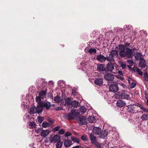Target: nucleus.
Segmentation results:
<instances>
[{
    "instance_id": "nucleus-12",
    "label": "nucleus",
    "mask_w": 148,
    "mask_h": 148,
    "mask_svg": "<svg viewBox=\"0 0 148 148\" xmlns=\"http://www.w3.org/2000/svg\"><path fill=\"white\" fill-rule=\"evenodd\" d=\"M101 131V129L100 128L96 127H94L92 130L93 134L97 135H99Z\"/></svg>"
},
{
    "instance_id": "nucleus-2",
    "label": "nucleus",
    "mask_w": 148,
    "mask_h": 148,
    "mask_svg": "<svg viewBox=\"0 0 148 148\" xmlns=\"http://www.w3.org/2000/svg\"><path fill=\"white\" fill-rule=\"evenodd\" d=\"M139 67L141 68L142 70L144 71V79L146 81H148V75L147 72V66L146 65V61L143 58V56L140 53H139Z\"/></svg>"
},
{
    "instance_id": "nucleus-4",
    "label": "nucleus",
    "mask_w": 148,
    "mask_h": 148,
    "mask_svg": "<svg viewBox=\"0 0 148 148\" xmlns=\"http://www.w3.org/2000/svg\"><path fill=\"white\" fill-rule=\"evenodd\" d=\"M79 114L78 112H75V110H72L71 112L68 114H66L65 116V119L69 120L73 119L75 116Z\"/></svg>"
},
{
    "instance_id": "nucleus-16",
    "label": "nucleus",
    "mask_w": 148,
    "mask_h": 148,
    "mask_svg": "<svg viewBox=\"0 0 148 148\" xmlns=\"http://www.w3.org/2000/svg\"><path fill=\"white\" fill-rule=\"evenodd\" d=\"M117 106L119 107H123L125 105V102L122 100H119L117 101L116 103Z\"/></svg>"
},
{
    "instance_id": "nucleus-52",
    "label": "nucleus",
    "mask_w": 148,
    "mask_h": 148,
    "mask_svg": "<svg viewBox=\"0 0 148 148\" xmlns=\"http://www.w3.org/2000/svg\"><path fill=\"white\" fill-rule=\"evenodd\" d=\"M125 45L127 47H129L130 46V43H127V42L125 43Z\"/></svg>"
},
{
    "instance_id": "nucleus-54",
    "label": "nucleus",
    "mask_w": 148,
    "mask_h": 148,
    "mask_svg": "<svg viewBox=\"0 0 148 148\" xmlns=\"http://www.w3.org/2000/svg\"><path fill=\"white\" fill-rule=\"evenodd\" d=\"M135 58L136 60H139V56L138 55V53L135 56Z\"/></svg>"
},
{
    "instance_id": "nucleus-33",
    "label": "nucleus",
    "mask_w": 148,
    "mask_h": 148,
    "mask_svg": "<svg viewBox=\"0 0 148 148\" xmlns=\"http://www.w3.org/2000/svg\"><path fill=\"white\" fill-rule=\"evenodd\" d=\"M80 112L84 113L86 111V109L84 106H81L79 108Z\"/></svg>"
},
{
    "instance_id": "nucleus-6",
    "label": "nucleus",
    "mask_w": 148,
    "mask_h": 148,
    "mask_svg": "<svg viewBox=\"0 0 148 148\" xmlns=\"http://www.w3.org/2000/svg\"><path fill=\"white\" fill-rule=\"evenodd\" d=\"M60 136L58 134L54 135L53 136L51 135L49 140L51 143L57 142L60 141Z\"/></svg>"
},
{
    "instance_id": "nucleus-44",
    "label": "nucleus",
    "mask_w": 148,
    "mask_h": 148,
    "mask_svg": "<svg viewBox=\"0 0 148 148\" xmlns=\"http://www.w3.org/2000/svg\"><path fill=\"white\" fill-rule=\"evenodd\" d=\"M64 129H61L58 132V133L60 134H63L64 133Z\"/></svg>"
},
{
    "instance_id": "nucleus-39",
    "label": "nucleus",
    "mask_w": 148,
    "mask_h": 148,
    "mask_svg": "<svg viewBox=\"0 0 148 148\" xmlns=\"http://www.w3.org/2000/svg\"><path fill=\"white\" fill-rule=\"evenodd\" d=\"M57 143L56 145V148H61L62 145V143L60 141Z\"/></svg>"
},
{
    "instance_id": "nucleus-62",
    "label": "nucleus",
    "mask_w": 148,
    "mask_h": 148,
    "mask_svg": "<svg viewBox=\"0 0 148 148\" xmlns=\"http://www.w3.org/2000/svg\"><path fill=\"white\" fill-rule=\"evenodd\" d=\"M98 148H102L100 145V147H97Z\"/></svg>"
},
{
    "instance_id": "nucleus-58",
    "label": "nucleus",
    "mask_w": 148,
    "mask_h": 148,
    "mask_svg": "<svg viewBox=\"0 0 148 148\" xmlns=\"http://www.w3.org/2000/svg\"><path fill=\"white\" fill-rule=\"evenodd\" d=\"M121 86H122L123 88H125L126 87V86L123 84H121Z\"/></svg>"
},
{
    "instance_id": "nucleus-56",
    "label": "nucleus",
    "mask_w": 148,
    "mask_h": 148,
    "mask_svg": "<svg viewBox=\"0 0 148 148\" xmlns=\"http://www.w3.org/2000/svg\"><path fill=\"white\" fill-rule=\"evenodd\" d=\"M143 73L142 71L139 69V75L142 76L143 75Z\"/></svg>"
},
{
    "instance_id": "nucleus-34",
    "label": "nucleus",
    "mask_w": 148,
    "mask_h": 148,
    "mask_svg": "<svg viewBox=\"0 0 148 148\" xmlns=\"http://www.w3.org/2000/svg\"><path fill=\"white\" fill-rule=\"evenodd\" d=\"M88 121L90 123H94L95 121V118L93 116H91L88 118Z\"/></svg>"
},
{
    "instance_id": "nucleus-48",
    "label": "nucleus",
    "mask_w": 148,
    "mask_h": 148,
    "mask_svg": "<svg viewBox=\"0 0 148 148\" xmlns=\"http://www.w3.org/2000/svg\"><path fill=\"white\" fill-rule=\"evenodd\" d=\"M29 116L28 115H26L24 116V120H26V119H29Z\"/></svg>"
},
{
    "instance_id": "nucleus-21",
    "label": "nucleus",
    "mask_w": 148,
    "mask_h": 148,
    "mask_svg": "<svg viewBox=\"0 0 148 148\" xmlns=\"http://www.w3.org/2000/svg\"><path fill=\"white\" fill-rule=\"evenodd\" d=\"M50 132L48 130H43L41 133V136L42 137H45Z\"/></svg>"
},
{
    "instance_id": "nucleus-10",
    "label": "nucleus",
    "mask_w": 148,
    "mask_h": 148,
    "mask_svg": "<svg viewBox=\"0 0 148 148\" xmlns=\"http://www.w3.org/2000/svg\"><path fill=\"white\" fill-rule=\"evenodd\" d=\"M135 107H134V105H130L128 106L127 109V111L133 113H134L135 111L137 112L138 111L136 110V108L137 107L136 106H135Z\"/></svg>"
},
{
    "instance_id": "nucleus-40",
    "label": "nucleus",
    "mask_w": 148,
    "mask_h": 148,
    "mask_svg": "<svg viewBox=\"0 0 148 148\" xmlns=\"http://www.w3.org/2000/svg\"><path fill=\"white\" fill-rule=\"evenodd\" d=\"M71 139L74 142H76L77 143H79V140L77 138L74 137H71Z\"/></svg>"
},
{
    "instance_id": "nucleus-28",
    "label": "nucleus",
    "mask_w": 148,
    "mask_h": 148,
    "mask_svg": "<svg viewBox=\"0 0 148 148\" xmlns=\"http://www.w3.org/2000/svg\"><path fill=\"white\" fill-rule=\"evenodd\" d=\"M62 99L59 96H57L54 98V101L56 103H59L61 101Z\"/></svg>"
},
{
    "instance_id": "nucleus-8",
    "label": "nucleus",
    "mask_w": 148,
    "mask_h": 148,
    "mask_svg": "<svg viewBox=\"0 0 148 148\" xmlns=\"http://www.w3.org/2000/svg\"><path fill=\"white\" fill-rule=\"evenodd\" d=\"M114 75L110 73H107L104 75V78L109 81H112L114 79Z\"/></svg>"
},
{
    "instance_id": "nucleus-41",
    "label": "nucleus",
    "mask_w": 148,
    "mask_h": 148,
    "mask_svg": "<svg viewBox=\"0 0 148 148\" xmlns=\"http://www.w3.org/2000/svg\"><path fill=\"white\" fill-rule=\"evenodd\" d=\"M81 139L83 140L86 141L87 140V137L86 135H83L81 136Z\"/></svg>"
},
{
    "instance_id": "nucleus-36",
    "label": "nucleus",
    "mask_w": 148,
    "mask_h": 148,
    "mask_svg": "<svg viewBox=\"0 0 148 148\" xmlns=\"http://www.w3.org/2000/svg\"><path fill=\"white\" fill-rule=\"evenodd\" d=\"M128 81L129 83L130 86L131 88H134L136 86V84L135 83L133 82H130L129 80H128Z\"/></svg>"
},
{
    "instance_id": "nucleus-23",
    "label": "nucleus",
    "mask_w": 148,
    "mask_h": 148,
    "mask_svg": "<svg viewBox=\"0 0 148 148\" xmlns=\"http://www.w3.org/2000/svg\"><path fill=\"white\" fill-rule=\"evenodd\" d=\"M140 35H139V37L141 38H144L147 37V34L145 31L144 30H141L140 32Z\"/></svg>"
},
{
    "instance_id": "nucleus-9",
    "label": "nucleus",
    "mask_w": 148,
    "mask_h": 148,
    "mask_svg": "<svg viewBox=\"0 0 148 148\" xmlns=\"http://www.w3.org/2000/svg\"><path fill=\"white\" fill-rule=\"evenodd\" d=\"M87 117L85 116L80 117L78 121V123L81 125L86 124L87 123Z\"/></svg>"
},
{
    "instance_id": "nucleus-25",
    "label": "nucleus",
    "mask_w": 148,
    "mask_h": 148,
    "mask_svg": "<svg viewBox=\"0 0 148 148\" xmlns=\"http://www.w3.org/2000/svg\"><path fill=\"white\" fill-rule=\"evenodd\" d=\"M110 54L114 57V56H116V57H117L119 56L117 51L115 50L111 51Z\"/></svg>"
},
{
    "instance_id": "nucleus-50",
    "label": "nucleus",
    "mask_w": 148,
    "mask_h": 148,
    "mask_svg": "<svg viewBox=\"0 0 148 148\" xmlns=\"http://www.w3.org/2000/svg\"><path fill=\"white\" fill-rule=\"evenodd\" d=\"M62 109V107H58L56 109V111L60 110Z\"/></svg>"
},
{
    "instance_id": "nucleus-55",
    "label": "nucleus",
    "mask_w": 148,
    "mask_h": 148,
    "mask_svg": "<svg viewBox=\"0 0 148 148\" xmlns=\"http://www.w3.org/2000/svg\"><path fill=\"white\" fill-rule=\"evenodd\" d=\"M118 73L121 75H123V73L122 72L120 71H119Z\"/></svg>"
},
{
    "instance_id": "nucleus-32",
    "label": "nucleus",
    "mask_w": 148,
    "mask_h": 148,
    "mask_svg": "<svg viewBox=\"0 0 148 148\" xmlns=\"http://www.w3.org/2000/svg\"><path fill=\"white\" fill-rule=\"evenodd\" d=\"M41 97L39 96H37L36 97V100L38 105L42 104L43 101H41Z\"/></svg>"
},
{
    "instance_id": "nucleus-5",
    "label": "nucleus",
    "mask_w": 148,
    "mask_h": 148,
    "mask_svg": "<svg viewBox=\"0 0 148 148\" xmlns=\"http://www.w3.org/2000/svg\"><path fill=\"white\" fill-rule=\"evenodd\" d=\"M89 137L92 144L97 147H100V144L97 142L96 137L93 134H90L89 135Z\"/></svg>"
},
{
    "instance_id": "nucleus-47",
    "label": "nucleus",
    "mask_w": 148,
    "mask_h": 148,
    "mask_svg": "<svg viewBox=\"0 0 148 148\" xmlns=\"http://www.w3.org/2000/svg\"><path fill=\"white\" fill-rule=\"evenodd\" d=\"M128 64H130L131 65H133V62L132 60H128L127 61Z\"/></svg>"
},
{
    "instance_id": "nucleus-31",
    "label": "nucleus",
    "mask_w": 148,
    "mask_h": 148,
    "mask_svg": "<svg viewBox=\"0 0 148 148\" xmlns=\"http://www.w3.org/2000/svg\"><path fill=\"white\" fill-rule=\"evenodd\" d=\"M36 123L34 121H33L30 122L29 125V127L30 128H35L36 127Z\"/></svg>"
},
{
    "instance_id": "nucleus-18",
    "label": "nucleus",
    "mask_w": 148,
    "mask_h": 148,
    "mask_svg": "<svg viewBox=\"0 0 148 148\" xmlns=\"http://www.w3.org/2000/svg\"><path fill=\"white\" fill-rule=\"evenodd\" d=\"M43 108H45L47 110H48L51 107V103L49 102H47L45 103L43 101L42 104H41Z\"/></svg>"
},
{
    "instance_id": "nucleus-42",
    "label": "nucleus",
    "mask_w": 148,
    "mask_h": 148,
    "mask_svg": "<svg viewBox=\"0 0 148 148\" xmlns=\"http://www.w3.org/2000/svg\"><path fill=\"white\" fill-rule=\"evenodd\" d=\"M38 121L39 123H41L43 121V118L40 116L38 117L37 118Z\"/></svg>"
},
{
    "instance_id": "nucleus-26",
    "label": "nucleus",
    "mask_w": 148,
    "mask_h": 148,
    "mask_svg": "<svg viewBox=\"0 0 148 148\" xmlns=\"http://www.w3.org/2000/svg\"><path fill=\"white\" fill-rule=\"evenodd\" d=\"M37 109L36 107H32L30 108L29 112L32 114H34L36 113Z\"/></svg>"
},
{
    "instance_id": "nucleus-59",
    "label": "nucleus",
    "mask_w": 148,
    "mask_h": 148,
    "mask_svg": "<svg viewBox=\"0 0 148 148\" xmlns=\"http://www.w3.org/2000/svg\"><path fill=\"white\" fill-rule=\"evenodd\" d=\"M61 81H59L58 82V85L59 86H61L60 85V83L61 82Z\"/></svg>"
},
{
    "instance_id": "nucleus-1",
    "label": "nucleus",
    "mask_w": 148,
    "mask_h": 148,
    "mask_svg": "<svg viewBox=\"0 0 148 148\" xmlns=\"http://www.w3.org/2000/svg\"><path fill=\"white\" fill-rule=\"evenodd\" d=\"M118 51L119 56L122 58L125 57L130 58L132 57V49L127 48L126 49L125 45H120L119 46Z\"/></svg>"
},
{
    "instance_id": "nucleus-35",
    "label": "nucleus",
    "mask_w": 148,
    "mask_h": 148,
    "mask_svg": "<svg viewBox=\"0 0 148 148\" xmlns=\"http://www.w3.org/2000/svg\"><path fill=\"white\" fill-rule=\"evenodd\" d=\"M96 52V50L94 48L90 49L89 50V53L91 54H95Z\"/></svg>"
},
{
    "instance_id": "nucleus-17",
    "label": "nucleus",
    "mask_w": 148,
    "mask_h": 148,
    "mask_svg": "<svg viewBox=\"0 0 148 148\" xmlns=\"http://www.w3.org/2000/svg\"><path fill=\"white\" fill-rule=\"evenodd\" d=\"M103 79L102 78H97L95 81V84L97 85H99L102 84Z\"/></svg>"
},
{
    "instance_id": "nucleus-7",
    "label": "nucleus",
    "mask_w": 148,
    "mask_h": 148,
    "mask_svg": "<svg viewBox=\"0 0 148 148\" xmlns=\"http://www.w3.org/2000/svg\"><path fill=\"white\" fill-rule=\"evenodd\" d=\"M109 90L112 92H115L119 90V87L117 84H112L109 86Z\"/></svg>"
},
{
    "instance_id": "nucleus-15",
    "label": "nucleus",
    "mask_w": 148,
    "mask_h": 148,
    "mask_svg": "<svg viewBox=\"0 0 148 148\" xmlns=\"http://www.w3.org/2000/svg\"><path fill=\"white\" fill-rule=\"evenodd\" d=\"M107 68L109 71H112L114 69V66L111 63H108L107 65Z\"/></svg>"
},
{
    "instance_id": "nucleus-37",
    "label": "nucleus",
    "mask_w": 148,
    "mask_h": 148,
    "mask_svg": "<svg viewBox=\"0 0 148 148\" xmlns=\"http://www.w3.org/2000/svg\"><path fill=\"white\" fill-rule=\"evenodd\" d=\"M139 108L143 111L148 113V109L143 107L141 104H139Z\"/></svg>"
},
{
    "instance_id": "nucleus-60",
    "label": "nucleus",
    "mask_w": 148,
    "mask_h": 148,
    "mask_svg": "<svg viewBox=\"0 0 148 148\" xmlns=\"http://www.w3.org/2000/svg\"><path fill=\"white\" fill-rule=\"evenodd\" d=\"M120 78L122 80H123V77L121 76L120 77Z\"/></svg>"
},
{
    "instance_id": "nucleus-14",
    "label": "nucleus",
    "mask_w": 148,
    "mask_h": 148,
    "mask_svg": "<svg viewBox=\"0 0 148 148\" xmlns=\"http://www.w3.org/2000/svg\"><path fill=\"white\" fill-rule=\"evenodd\" d=\"M97 60L101 62H104L106 61V57L101 55H99L97 56Z\"/></svg>"
},
{
    "instance_id": "nucleus-51",
    "label": "nucleus",
    "mask_w": 148,
    "mask_h": 148,
    "mask_svg": "<svg viewBox=\"0 0 148 148\" xmlns=\"http://www.w3.org/2000/svg\"><path fill=\"white\" fill-rule=\"evenodd\" d=\"M90 49H89V47H86L85 49V52L87 53V52H89V50Z\"/></svg>"
},
{
    "instance_id": "nucleus-13",
    "label": "nucleus",
    "mask_w": 148,
    "mask_h": 148,
    "mask_svg": "<svg viewBox=\"0 0 148 148\" xmlns=\"http://www.w3.org/2000/svg\"><path fill=\"white\" fill-rule=\"evenodd\" d=\"M72 144V141L69 140H65L64 143V145L66 147H69Z\"/></svg>"
},
{
    "instance_id": "nucleus-3",
    "label": "nucleus",
    "mask_w": 148,
    "mask_h": 148,
    "mask_svg": "<svg viewBox=\"0 0 148 148\" xmlns=\"http://www.w3.org/2000/svg\"><path fill=\"white\" fill-rule=\"evenodd\" d=\"M117 98L118 99H128L130 98V95L127 92H118L116 95Z\"/></svg>"
},
{
    "instance_id": "nucleus-30",
    "label": "nucleus",
    "mask_w": 148,
    "mask_h": 148,
    "mask_svg": "<svg viewBox=\"0 0 148 148\" xmlns=\"http://www.w3.org/2000/svg\"><path fill=\"white\" fill-rule=\"evenodd\" d=\"M72 106L74 108H77L78 106V102L76 101H72L71 103Z\"/></svg>"
},
{
    "instance_id": "nucleus-49",
    "label": "nucleus",
    "mask_w": 148,
    "mask_h": 148,
    "mask_svg": "<svg viewBox=\"0 0 148 148\" xmlns=\"http://www.w3.org/2000/svg\"><path fill=\"white\" fill-rule=\"evenodd\" d=\"M71 135V134L69 132H66L65 134V136H69Z\"/></svg>"
},
{
    "instance_id": "nucleus-57",
    "label": "nucleus",
    "mask_w": 148,
    "mask_h": 148,
    "mask_svg": "<svg viewBox=\"0 0 148 148\" xmlns=\"http://www.w3.org/2000/svg\"><path fill=\"white\" fill-rule=\"evenodd\" d=\"M40 130H42V129L41 128L38 129L36 130V132L37 133H38L40 132Z\"/></svg>"
},
{
    "instance_id": "nucleus-24",
    "label": "nucleus",
    "mask_w": 148,
    "mask_h": 148,
    "mask_svg": "<svg viewBox=\"0 0 148 148\" xmlns=\"http://www.w3.org/2000/svg\"><path fill=\"white\" fill-rule=\"evenodd\" d=\"M42 105L41 104L38 105V106L36 108L37 109L36 113L39 114L42 112L43 111V107Z\"/></svg>"
},
{
    "instance_id": "nucleus-27",
    "label": "nucleus",
    "mask_w": 148,
    "mask_h": 148,
    "mask_svg": "<svg viewBox=\"0 0 148 148\" xmlns=\"http://www.w3.org/2000/svg\"><path fill=\"white\" fill-rule=\"evenodd\" d=\"M71 99L69 98H67L65 99V103L64 104V106H69L71 105Z\"/></svg>"
},
{
    "instance_id": "nucleus-61",
    "label": "nucleus",
    "mask_w": 148,
    "mask_h": 148,
    "mask_svg": "<svg viewBox=\"0 0 148 148\" xmlns=\"http://www.w3.org/2000/svg\"><path fill=\"white\" fill-rule=\"evenodd\" d=\"M136 71L137 72L139 73V69H136Z\"/></svg>"
},
{
    "instance_id": "nucleus-43",
    "label": "nucleus",
    "mask_w": 148,
    "mask_h": 148,
    "mask_svg": "<svg viewBox=\"0 0 148 148\" xmlns=\"http://www.w3.org/2000/svg\"><path fill=\"white\" fill-rule=\"evenodd\" d=\"M120 65L121 66L123 69H124L126 67V64L122 62H121V63L120 64Z\"/></svg>"
},
{
    "instance_id": "nucleus-38",
    "label": "nucleus",
    "mask_w": 148,
    "mask_h": 148,
    "mask_svg": "<svg viewBox=\"0 0 148 148\" xmlns=\"http://www.w3.org/2000/svg\"><path fill=\"white\" fill-rule=\"evenodd\" d=\"M42 126L43 127L46 128L49 126V124L47 122H44L42 123Z\"/></svg>"
},
{
    "instance_id": "nucleus-46",
    "label": "nucleus",
    "mask_w": 148,
    "mask_h": 148,
    "mask_svg": "<svg viewBox=\"0 0 148 148\" xmlns=\"http://www.w3.org/2000/svg\"><path fill=\"white\" fill-rule=\"evenodd\" d=\"M60 128V127L59 126H57L54 128L53 129L54 132L57 131H58Z\"/></svg>"
},
{
    "instance_id": "nucleus-19",
    "label": "nucleus",
    "mask_w": 148,
    "mask_h": 148,
    "mask_svg": "<svg viewBox=\"0 0 148 148\" xmlns=\"http://www.w3.org/2000/svg\"><path fill=\"white\" fill-rule=\"evenodd\" d=\"M106 60H107L109 62H112L114 61V58L110 53L109 54L108 56L106 57Z\"/></svg>"
},
{
    "instance_id": "nucleus-45",
    "label": "nucleus",
    "mask_w": 148,
    "mask_h": 148,
    "mask_svg": "<svg viewBox=\"0 0 148 148\" xmlns=\"http://www.w3.org/2000/svg\"><path fill=\"white\" fill-rule=\"evenodd\" d=\"M138 118V116H136L134 120V122H135V123L137 124L139 122Z\"/></svg>"
},
{
    "instance_id": "nucleus-22",
    "label": "nucleus",
    "mask_w": 148,
    "mask_h": 148,
    "mask_svg": "<svg viewBox=\"0 0 148 148\" xmlns=\"http://www.w3.org/2000/svg\"><path fill=\"white\" fill-rule=\"evenodd\" d=\"M46 92L44 90L40 91L39 93V95L41 98L43 99L46 97Z\"/></svg>"
},
{
    "instance_id": "nucleus-29",
    "label": "nucleus",
    "mask_w": 148,
    "mask_h": 148,
    "mask_svg": "<svg viewBox=\"0 0 148 148\" xmlns=\"http://www.w3.org/2000/svg\"><path fill=\"white\" fill-rule=\"evenodd\" d=\"M141 119L143 121L148 120V114H144L141 116Z\"/></svg>"
},
{
    "instance_id": "nucleus-11",
    "label": "nucleus",
    "mask_w": 148,
    "mask_h": 148,
    "mask_svg": "<svg viewBox=\"0 0 148 148\" xmlns=\"http://www.w3.org/2000/svg\"><path fill=\"white\" fill-rule=\"evenodd\" d=\"M108 134V132L106 130H104L103 131L101 132L99 134V137L104 139L107 136Z\"/></svg>"
},
{
    "instance_id": "nucleus-53",
    "label": "nucleus",
    "mask_w": 148,
    "mask_h": 148,
    "mask_svg": "<svg viewBox=\"0 0 148 148\" xmlns=\"http://www.w3.org/2000/svg\"><path fill=\"white\" fill-rule=\"evenodd\" d=\"M145 94V97H148V92L147 90H145L144 92Z\"/></svg>"
},
{
    "instance_id": "nucleus-20",
    "label": "nucleus",
    "mask_w": 148,
    "mask_h": 148,
    "mask_svg": "<svg viewBox=\"0 0 148 148\" xmlns=\"http://www.w3.org/2000/svg\"><path fill=\"white\" fill-rule=\"evenodd\" d=\"M97 67L99 71H104L106 70L105 65L103 64L98 65Z\"/></svg>"
}]
</instances>
